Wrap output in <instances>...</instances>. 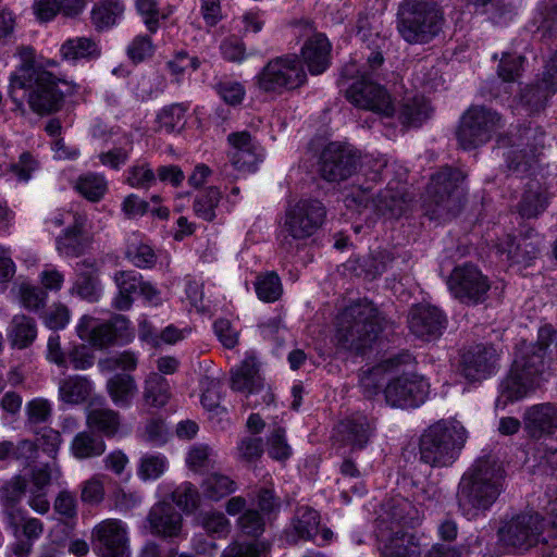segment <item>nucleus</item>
I'll return each instance as SVG.
<instances>
[{
    "label": "nucleus",
    "instance_id": "obj_1",
    "mask_svg": "<svg viewBox=\"0 0 557 557\" xmlns=\"http://www.w3.org/2000/svg\"><path fill=\"white\" fill-rule=\"evenodd\" d=\"M20 65L10 76L9 95L18 109L23 90L33 112L48 115L61 110L64 98L75 92L76 86L58 77L45 65L35 61V50L29 46L17 49Z\"/></svg>",
    "mask_w": 557,
    "mask_h": 557
},
{
    "label": "nucleus",
    "instance_id": "obj_2",
    "mask_svg": "<svg viewBox=\"0 0 557 557\" xmlns=\"http://www.w3.org/2000/svg\"><path fill=\"white\" fill-rule=\"evenodd\" d=\"M555 335L556 330L546 324L540 327L536 343L519 345L510 373L502 384L503 395L508 400H518L547 381L550 372L545 356Z\"/></svg>",
    "mask_w": 557,
    "mask_h": 557
},
{
    "label": "nucleus",
    "instance_id": "obj_3",
    "mask_svg": "<svg viewBox=\"0 0 557 557\" xmlns=\"http://www.w3.org/2000/svg\"><path fill=\"white\" fill-rule=\"evenodd\" d=\"M505 471L492 455L478 458L463 473L457 491V506L468 520L478 518L496 502L504 487Z\"/></svg>",
    "mask_w": 557,
    "mask_h": 557
},
{
    "label": "nucleus",
    "instance_id": "obj_4",
    "mask_svg": "<svg viewBox=\"0 0 557 557\" xmlns=\"http://www.w3.org/2000/svg\"><path fill=\"white\" fill-rule=\"evenodd\" d=\"M383 322L384 318L373 302H354L337 315L335 345L346 351L363 354L382 332Z\"/></svg>",
    "mask_w": 557,
    "mask_h": 557
},
{
    "label": "nucleus",
    "instance_id": "obj_5",
    "mask_svg": "<svg viewBox=\"0 0 557 557\" xmlns=\"http://www.w3.org/2000/svg\"><path fill=\"white\" fill-rule=\"evenodd\" d=\"M324 205L317 199H300L285 209L280 232V248L287 255L298 252L323 225Z\"/></svg>",
    "mask_w": 557,
    "mask_h": 557
},
{
    "label": "nucleus",
    "instance_id": "obj_6",
    "mask_svg": "<svg viewBox=\"0 0 557 557\" xmlns=\"http://www.w3.org/2000/svg\"><path fill=\"white\" fill-rule=\"evenodd\" d=\"M442 8L431 0H403L397 10V30L410 45H425L443 32Z\"/></svg>",
    "mask_w": 557,
    "mask_h": 557
},
{
    "label": "nucleus",
    "instance_id": "obj_7",
    "mask_svg": "<svg viewBox=\"0 0 557 557\" xmlns=\"http://www.w3.org/2000/svg\"><path fill=\"white\" fill-rule=\"evenodd\" d=\"M468 433L455 419H442L430 425L420 437V460L431 467L451 466L463 448Z\"/></svg>",
    "mask_w": 557,
    "mask_h": 557
},
{
    "label": "nucleus",
    "instance_id": "obj_8",
    "mask_svg": "<svg viewBox=\"0 0 557 557\" xmlns=\"http://www.w3.org/2000/svg\"><path fill=\"white\" fill-rule=\"evenodd\" d=\"M342 76L356 79L346 90V97L354 106L384 116L393 115L395 108L386 89L371 79L366 69H358L355 62L343 67Z\"/></svg>",
    "mask_w": 557,
    "mask_h": 557
},
{
    "label": "nucleus",
    "instance_id": "obj_9",
    "mask_svg": "<svg viewBox=\"0 0 557 557\" xmlns=\"http://www.w3.org/2000/svg\"><path fill=\"white\" fill-rule=\"evenodd\" d=\"M307 82V73L296 54H284L271 59L255 77L257 88L264 94L282 95Z\"/></svg>",
    "mask_w": 557,
    "mask_h": 557
},
{
    "label": "nucleus",
    "instance_id": "obj_10",
    "mask_svg": "<svg viewBox=\"0 0 557 557\" xmlns=\"http://www.w3.org/2000/svg\"><path fill=\"white\" fill-rule=\"evenodd\" d=\"M461 171L444 168L431 177L428 186V214L431 219H447L456 215L462 202Z\"/></svg>",
    "mask_w": 557,
    "mask_h": 557
},
{
    "label": "nucleus",
    "instance_id": "obj_11",
    "mask_svg": "<svg viewBox=\"0 0 557 557\" xmlns=\"http://www.w3.org/2000/svg\"><path fill=\"white\" fill-rule=\"evenodd\" d=\"M505 125L503 117L494 110L472 106L461 116L457 129L459 145L466 149H474L486 144Z\"/></svg>",
    "mask_w": 557,
    "mask_h": 557
},
{
    "label": "nucleus",
    "instance_id": "obj_12",
    "mask_svg": "<svg viewBox=\"0 0 557 557\" xmlns=\"http://www.w3.org/2000/svg\"><path fill=\"white\" fill-rule=\"evenodd\" d=\"M544 519L537 512H524L512 517L499 529V539L516 552H527L540 541Z\"/></svg>",
    "mask_w": 557,
    "mask_h": 557
},
{
    "label": "nucleus",
    "instance_id": "obj_13",
    "mask_svg": "<svg viewBox=\"0 0 557 557\" xmlns=\"http://www.w3.org/2000/svg\"><path fill=\"white\" fill-rule=\"evenodd\" d=\"M447 284L454 297L467 305L485 301L491 288L488 277L471 263L456 267Z\"/></svg>",
    "mask_w": 557,
    "mask_h": 557
},
{
    "label": "nucleus",
    "instance_id": "obj_14",
    "mask_svg": "<svg viewBox=\"0 0 557 557\" xmlns=\"http://www.w3.org/2000/svg\"><path fill=\"white\" fill-rule=\"evenodd\" d=\"M544 246V236L532 227L521 231L519 235H507L497 245V253L506 256L510 264L531 267L540 257Z\"/></svg>",
    "mask_w": 557,
    "mask_h": 557
},
{
    "label": "nucleus",
    "instance_id": "obj_15",
    "mask_svg": "<svg viewBox=\"0 0 557 557\" xmlns=\"http://www.w3.org/2000/svg\"><path fill=\"white\" fill-rule=\"evenodd\" d=\"M430 385L420 375L403 373L389 380L384 388L386 403L396 408H416L422 405L429 394Z\"/></svg>",
    "mask_w": 557,
    "mask_h": 557
},
{
    "label": "nucleus",
    "instance_id": "obj_16",
    "mask_svg": "<svg viewBox=\"0 0 557 557\" xmlns=\"http://www.w3.org/2000/svg\"><path fill=\"white\" fill-rule=\"evenodd\" d=\"M95 552L99 557H131L127 527L119 519H106L91 532Z\"/></svg>",
    "mask_w": 557,
    "mask_h": 557
},
{
    "label": "nucleus",
    "instance_id": "obj_17",
    "mask_svg": "<svg viewBox=\"0 0 557 557\" xmlns=\"http://www.w3.org/2000/svg\"><path fill=\"white\" fill-rule=\"evenodd\" d=\"M359 165V154L351 147L329 144L320 157V174L327 182H342L350 177Z\"/></svg>",
    "mask_w": 557,
    "mask_h": 557
},
{
    "label": "nucleus",
    "instance_id": "obj_18",
    "mask_svg": "<svg viewBox=\"0 0 557 557\" xmlns=\"http://www.w3.org/2000/svg\"><path fill=\"white\" fill-rule=\"evenodd\" d=\"M516 143L506 153L508 170L516 175H523L533 164L544 148V133L537 128L527 127L519 135Z\"/></svg>",
    "mask_w": 557,
    "mask_h": 557
},
{
    "label": "nucleus",
    "instance_id": "obj_19",
    "mask_svg": "<svg viewBox=\"0 0 557 557\" xmlns=\"http://www.w3.org/2000/svg\"><path fill=\"white\" fill-rule=\"evenodd\" d=\"M421 517L418 509L406 498L396 496L382 505L381 513L376 520L377 536L395 533L396 530L414 528L420 524Z\"/></svg>",
    "mask_w": 557,
    "mask_h": 557
},
{
    "label": "nucleus",
    "instance_id": "obj_20",
    "mask_svg": "<svg viewBox=\"0 0 557 557\" xmlns=\"http://www.w3.org/2000/svg\"><path fill=\"white\" fill-rule=\"evenodd\" d=\"M498 354L493 346L475 345L467 349L460 360V371L469 381H482L497 369Z\"/></svg>",
    "mask_w": 557,
    "mask_h": 557
},
{
    "label": "nucleus",
    "instance_id": "obj_21",
    "mask_svg": "<svg viewBox=\"0 0 557 557\" xmlns=\"http://www.w3.org/2000/svg\"><path fill=\"white\" fill-rule=\"evenodd\" d=\"M410 197L406 191L403 178L391 180L384 190L366 203L379 215L387 219L401 216L410 205Z\"/></svg>",
    "mask_w": 557,
    "mask_h": 557
},
{
    "label": "nucleus",
    "instance_id": "obj_22",
    "mask_svg": "<svg viewBox=\"0 0 557 557\" xmlns=\"http://www.w3.org/2000/svg\"><path fill=\"white\" fill-rule=\"evenodd\" d=\"M446 324V315L437 307L426 304L412 307L408 317L409 330L423 341L440 337Z\"/></svg>",
    "mask_w": 557,
    "mask_h": 557
},
{
    "label": "nucleus",
    "instance_id": "obj_23",
    "mask_svg": "<svg viewBox=\"0 0 557 557\" xmlns=\"http://www.w3.org/2000/svg\"><path fill=\"white\" fill-rule=\"evenodd\" d=\"M126 319L115 317L111 321L101 322L90 315H83L76 326L81 339L89 342L94 347L102 349L112 345L117 337V329L124 327Z\"/></svg>",
    "mask_w": 557,
    "mask_h": 557
},
{
    "label": "nucleus",
    "instance_id": "obj_24",
    "mask_svg": "<svg viewBox=\"0 0 557 557\" xmlns=\"http://www.w3.org/2000/svg\"><path fill=\"white\" fill-rule=\"evenodd\" d=\"M523 429L534 440L548 437L557 431V405L541 403L528 407L522 414Z\"/></svg>",
    "mask_w": 557,
    "mask_h": 557
},
{
    "label": "nucleus",
    "instance_id": "obj_25",
    "mask_svg": "<svg viewBox=\"0 0 557 557\" xmlns=\"http://www.w3.org/2000/svg\"><path fill=\"white\" fill-rule=\"evenodd\" d=\"M227 140L232 147L230 160L233 166L240 171H255L263 158L260 145L252 139L248 132L232 133L227 136Z\"/></svg>",
    "mask_w": 557,
    "mask_h": 557
},
{
    "label": "nucleus",
    "instance_id": "obj_26",
    "mask_svg": "<svg viewBox=\"0 0 557 557\" xmlns=\"http://www.w3.org/2000/svg\"><path fill=\"white\" fill-rule=\"evenodd\" d=\"M320 522L319 511L309 506H299L284 529L283 539L287 544L312 541L319 532Z\"/></svg>",
    "mask_w": 557,
    "mask_h": 557
},
{
    "label": "nucleus",
    "instance_id": "obj_27",
    "mask_svg": "<svg viewBox=\"0 0 557 557\" xmlns=\"http://www.w3.org/2000/svg\"><path fill=\"white\" fill-rule=\"evenodd\" d=\"M85 216L73 214V224L55 239V247L61 256L77 258L88 250L91 245V236L85 231Z\"/></svg>",
    "mask_w": 557,
    "mask_h": 557
},
{
    "label": "nucleus",
    "instance_id": "obj_28",
    "mask_svg": "<svg viewBox=\"0 0 557 557\" xmlns=\"http://www.w3.org/2000/svg\"><path fill=\"white\" fill-rule=\"evenodd\" d=\"M373 431V423L361 413L342 420L336 428L338 440L356 449H361L368 444Z\"/></svg>",
    "mask_w": 557,
    "mask_h": 557
},
{
    "label": "nucleus",
    "instance_id": "obj_29",
    "mask_svg": "<svg viewBox=\"0 0 557 557\" xmlns=\"http://www.w3.org/2000/svg\"><path fill=\"white\" fill-rule=\"evenodd\" d=\"M412 361L413 357L410 354L403 352L362 371L359 382L364 396L370 398L377 395L388 371L397 369L400 366L410 364Z\"/></svg>",
    "mask_w": 557,
    "mask_h": 557
},
{
    "label": "nucleus",
    "instance_id": "obj_30",
    "mask_svg": "<svg viewBox=\"0 0 557 557\" xmlns=\"http://www.w3.org/2000/svg\"><path fill=\"white\" fill-rule=\"evenodd\" d=\"M94 260H83L76 263V278L70 288V294L88 302H96L101 295L100 282Z\"/></svg>",
    "mask_w": 557,
    "mask_h": 557
},
{
    "label": "nucleus",
    "instance_id": "obj_31",
    "mask_svg": "<svg viewBox=\"0 0 557 557\" xmlns=\"http://www.w3.org/2000/svg\"><path fill=\"white\" fill-rule=\"evenodd\" d=\"M148 522L153 534L163 537L177 536L182 529V516L170 503L156 504L148 515Z\"/></svg>",
    "mask_w": 557,
    "mask_h": 557
},
{
    "label": "nucleus",
    "instance_id": "obj_32",
    "mask_svg": "<svg viewBox=\"0 0 557 557\" xmlns=\"http://www.w3.org/2000/svg\"><path fill=\"white\" fill-rule=\"evenodd\" d=\"M301 55L310 74L319 75L330 66L331 44L323 34H317L305 42Z\"/></svg>",
    "mask_w": 557,
    "mask_h": 557
},
{
    "label": "nucleus",
    "instance_id": "obj_33",
    "mask_svg": "<svg viewBox=\"0 0 557 557\" xmlns=\"http://www.w3.org/2000/svg\"><path fill=\"white\" fill-rule=\"evenodd\" d=\"M381 557H420V545L412 533L396 530L395 533L379 537Z\"/></svg>",
    "mask_w": 557,
    "mask_h": 557
},
{
    "label": "nucleus",
    "instance_id": "obj_34",
    "mask_svg": "<svg viewBox=\"0 0 557 557\" xmlns=\"http://www.w3.org/2000/svg\"><path fill=\"white\" fill-rule=\"evenodd\" d=\"M263 379L259 373V366L253 357L245 358L242 363L232 371L231 387L233 391L253 395L262 387Z\"/></svg>",
    "mask_w": 557,
    "mask_h": 557
},
{
    "label": "nucleus",
    "instance_id": "obj_35",
    "mask_svg": "<svg viewBox=\"0 0 557 557\" xmlns=\"http://www.w3.org/2000/svg\"><path fill=\"white\" fill-rule=\"evenodd\" d=\"M113 278L119 289L113 306L121 311L128 310L134 301L133 295L139 294L143 277L135 271H117Z\"/></svg>",
    "mask_w": 557,
    "mask_h": 557
},
{
    "label": "nucleus",
    "instance_id": "obj_36",
    "mask_svg": "<svg viewBox=\"0 0 557 557\" xmlns=\"http://www.w3.org/2000/svg\"><path fill=\"white\" fill-rule=\"evenodd\" d=\"M7 335L12 347L17 349L27 348L37 337L36 322L25 314H16L9 324Z\"/></svg>",
    "mask_w": 557,
    "mask_h": 557
},
{
    "label": "nucleus",
    "instance_id": "obj_37",
    "mask_svg": "<svg viewBox=\"0 0 557 557\" xmlns=\"http://www.w3.org/2000/svg\"><path fill=\"white\" fill-rule=\"evenodd\" d=\"M106 447L101 435L92 431H82L72 440L70 450L76 459L83 460L101 456Z\"/></svg>",
    "mask_w": 557,
    "mask_h": 557
},
{
    "label": "nucleus",
    "instance_id": "obj_38",
    "mask_svg": "<svg viewBox=\"0 0 557 557\" xmlns=\"http://www.w3.org/2000/svg\"><path fill=\"white\" fill-rule=\"evenodd\" d=\"M359 165L363 170L364 176L375 183L386 180L391 175H396L397 178L399 176L403 178L405 175L401 166L395 162L389 163L384 157L359 156Z\"/></svg>",
    "mask_w": 557,
    "mask_h": 557
},
{
    "label": "nucleus",
    "instance_id": "obj_39",
    "mask_svg": "<svg viewBox=\"0 0 557 557\" xmlns=\"http://www.w3.org/2000/svg\"><path fill=\"white\" fill-rule=\"evenodd\" d=\"M135 379L129 374H115L107 382L108 394L113 404L120 408H128L137 393Z\"/></svg>",
    "mask_w": 557,
    "mask_h": 557
},
{
    "label": "nucleus",
    "instance_id": "obj_40",
    "mask_svg": "<svg viewBox=\"0 0 557 557\" xmlns=\"http://www.w3.org/2000/svg\"><path fill=\"white\" fill-rule=\"evenodd\" d=\"M86 423L90 430H96L107 437H113L120 430L121 417L113 409L95 408L88 411Z\"/></svg>",
    "mask_w": 557,
    "mask_h": 557
},
{
    "label": "nucleus",
    "instance_id": "obj_41",
    "mask_svg": "<svg viewBox=\"0 0 557 557\" xmlns=\"http://www.w3.org/2000/svg\"><path fill=\"white\" fill-rule=\"evenodd\" d=\"M91 393V383L84 376L74 375L59 383V398L70 405L84 403Z\"/></svg>",
    "mask_w": 557,
    "mask_h": 557
},
{
    "label": "nucleus",
    "instance_id": "obj_42",
    "mask_svg": "<svg viewBox=\"0 0 557 557\" xmlns=\"http://www.w3.org/2000/svg\"><path fill=\"white\" fill-rule=\"evenodd\" d=\"M171 397L170 385L165 377L151 372L144 382L143 398L147 406L163 407Z\"/></svg>",
    "mask_w": 557,
    "mask_h": 557
},
{
    "label": "nucleus",
    "instance_id": "obj_43",
    "mask_svg": "<svg viewBox=\"0 0 557 557\" xmlns=\"http://www.w3.org/2000/svg\"><path fill=\"white\" fill-rule=\"evenodd\" d=\"M357 36L362 41H369V48L373 46L375 49L370 52L367 59V65L374 72L379 69L384 61L382 52L379 50L385 45V39L380 37L379 34L371 30V23L368 16H360L357 22Z\"/></svg>",
    "mask_w": 557,
    "mask_h": 557
},
{
    "label": "nucleus",
    "instance_id": "obj_44",
    "mask_svg": "<svg viewBox=\"0 0 557 557\" xmlns=\"http://www.w3.org/2000/svg\"><path fill=\"white\" fill-rule=\"evenodd\" d=\"M60 53L64 60L76 61L79 59H92L100 54V50L95 40L87 37H76L67 39L60 48Z\"/></svg>",
    "mask_w": 557,
    "mask_h": 557
},
{
    "label": "nucleus",
    "instance_id": "obj_45",
    "mask_svg": "<svg viewBox=\"0 0 557 557\" xmlns=\"http://www.w3.org/2000/svg\"><path fill=\"white\" fill-rule=\"evenodd\" d=\"M532 23L544 36H556L557 0H541L535 9Z\"/></svg>",
    "mask_w": 557,
    "mask_h": 557
},
{
    "label": "nucleus",
    "instance_id": "obj_46",
    "mask_svg": "<svg viewBox=\"0 0 557 557\" xmlns=\"http://www.w3.org/2000/svg\"><path fill=\"white\" fill-rule=\"evenodd\" d=\"M429 102L420 96L405 99L399 112V120L407 126H420L429 116Z\"/></svg>",
    "mask_w": 557,
    "mask_h": 557
},
{
    "label": "nucleus",
    "instance_id": "obj_47",
    "mask_svg": "<svg viewBox=\"0 0 557 557\" xmlns=\"http://www.w3.org/2000/svg\"><path fill=\"white\" fill-rule=\"evenodd\" d=\"M547 207V197L537 183L530 184L519 203L522 218H537Z\"/></svg>",
    "mask_w": 557,
    "mask_h": 557
},
{
    "label": "nucleus",
    "instance_id": "obj_48",
    "mask_svg": "<svg viewBox=\"0 0 557 557\" xmlns=\"http://www.w3.org/2000/svg\"><path fill=\"white\" fill-rule=\"evenodd\" d=\"M201 488L205 497L218 502L234 493L237 490V484L230 476L214 472L202 481Z\"/></svg>",
    "mask_w": 557,
    "mask_h": 557
},
{
    "label": "nucleus",
    "instance_id": "obj_49",
    "mask_svg": "<svg viewBox=\"0 0 557 557\" xmlns=\"http://www.w3.org/2000/svg\"><path fill=\"white\" fill-rule=\"evenodd\" d=\"M187 103H172L164 107L158 114L159 127L166 133L181 132L186 124Z\"/></svg>",
    "mask_w": 557,
    "mask_h": 557
},
{
    "label": "nucleus",
    "instance_id": "obj_50",
    "mask_svg": "<svg viewBox=\"0 0 557 557\" xmlns=\"http://www.w3.org/2000/svg\"><path fill=\"white\" fill-rule=\"evenodd\" d=\"M124 12V5L119 0H103L91 12V20L99 30L108 29L116 23Z\"/></svg>",
    "mask_w": 557,
    "mask_h": 557
},
{
    "label": "nucleus",
    "instance_id": "obj_51",
    "mask_svg": "<svg viewBox=\"0 0 557 557\" xmlns=\"http://www.w3.org/2000/svg\"><path fill=\"white\" fill-rule=\"evenodd\" d=\"M75 189L87 200L98 202L104 197L108 183L103 175L88 173L76 180Z\"/></svg>",
    "mask_w": 557,
    "mask_h": 557
},
{
    "label": "nucleus",
    "instance_id": "obj_52",
    "mask_svg": "<svg viewBox=\"0 0 557 557\" xmlns=\"http://www.w3.org/2000/svg\"><path fill=\"white\" fill-rule=\"evenodd\" d=\"M554 94H556V91H553L547 84H543L541 78L523 90L521 94V103L530 112H539L545 108L548 99Z\"/></svg>",
    "mask_w": 557,
    "mask_h": 557
},
{
    "label": "nucleus",
    "instance_id": "obj_53",
    "mask_svg": "<svg viewBox=\"0 0 557 557\" xmlns=\"http://www.w3.org/2000/svg\"><path fill=\"white\" fill-rule=\"evenodd\" d=\"M168 468V460L161 454H145L138 462L137 475L143 481L159 479Z\"/></svg>",
    "mask_w": 557,
    "mask_h": 557
},
{
    "label": "nucleus",
    "instance_id": "obj_54",
    "mask_svg": "<svg viewBox=\"0 0 557 557\" xmlns=\"http://www.w3.org/2000/svg\"><path fill=\"white\" fill-rule=\"evenodd\" d=\"M220 200L221 191L218 187L207 188L194 200L195 214L205 221H212L215 218V209Z\"/></svg>",
    "mask_w": 557,
    "mask_h": 557
},
{
    "label": "nucleus",
    "instance_id": "obj_55",
    "mask_svg": "<svg viewBox=\"0 0 557 557\" xmlns=\"http://www.w3.org/2000/svg\"><path fill=\"white\" fill-rule=\"evenodd\" d=\"M186 462L194 471H205L214 467L216 454L207 444H195L189 448Z\"/></svg>",
    "mask_w": 557,
    "mask_h": 557
},
{
    "label": "nucleus",
    "instance_id": "obj_56",
    "mask_svg": "<svg viewBox=\"0 0 557 557\" xmlns=\"http://www.w3.org/2000/svg\"><path fill=\"white\" fill-rule=\"evenodd\" d=\"M255 288L259 299L265 302H274L282 295L281 280L274 272L258 276Z\"/></svg>",
    "mask_w": 557,
    "mask_h": 557
},
{
    "label": "nucleus",
    "instance_id": "obj_57",
    "mask_svg": "<svg viewBox=\"0 0 557 557\" xmlns=\"http://www.w3.org/2000/svg\"><path fill=\"white\" fill-rule=\"evenodd\" d=\"M138 364V357L135 352L125 350L120 354L99 360L98 367L102 372H113L117 369L134 371Z\"/></svg>",
    "mask_w": 557,
    "mask_h": 557
},
{
    "label": "nucleus",
    "instance_id": "obj_58",
    "mask_svg": "<svg viewBox=\"0 0 557 557\" xmlns=\"http://www.w3.org/2000/svg\"><path fill=\"white\" fill-rule=\"evenodd\" d=\"M156 181V173L148 163H137L127 170L126 183L133 188L148 189Z\"/></svg>",
    "mask_w": 557,
    "mask_h": 557
},
{
    "label": "nucleus",
    "instance_id": "obj_59",
    "mask_svg": "<svg viewBox=\"0 0 557 557\" xmlns=\"http://www.w3.org/2000/svg\"><path fill=\"white\" fill-rule=\"evenodd\" d=\"M172 500L184 511L195 510L200 502L197 487L190 482H183L172 493Z\"/></svg>",
    "mask_w": 557,
    "mask_h": 557
},
{
    "label": "nucleus",
    "instance_id": "obj_60",
    "mask_svg": "<svg viewBox=\"0 0 557 557\" xmlns=\"http://www.w3.org/2000/svg\"><path fill=\"white\" fill-rule=\"evenodd\" d=\"M126 258L137 268L147 269L151 268L156 261L157 256L154 250L145 243H132L126 249Z\"/></svg>",
    "mask_w": 557,
    "mask_h": 557
},
{
    "label": "nucleus",
    "instance_id": "obj_61",
    "mask_svg": "<svg viewBox=\"0 0 557 557\" xmlns=\"http://www.w3.org/2000/svg\"><path fill=\"white\" fill-rule=\"evenodd\" d=\"M237 528L248 536L258 537L264 531V519L256 509H246L237 519Z\"/></svg>",
    "mask_w": 557,
    "mask_h": 557
},
{
    "label": "nucleus",
    "instance_id": "obj_62",
    "mask_svg": "<svg viewBox=\"0 0 557 557\" xmlns=\"http://www.w3.org/2000/svg\"><path fill=\"white\" fill-rule=\"evenodd\" d=\"M27 481L22 475H15L3 484L0 490L2 505H17L26 492Z\"/></svg>",
    "mask_w": 557,
    "mask_h": 557
},
{
    "label": "nucleus",
    "instance_id": "obj_63",
    "mask_svg": "<svg viewBox=\"0 0 557 557\" xmlns=\"http://www.w3.org/2000/svg\"><path fill=\"white\" fill-rule=\"evenodd\" d=\"M25 411L29 425L46 423L52 416L51 404L45 398L32 399L26 404Z\"/></svg>",
    "mask_w": 557,
    "mask_h": 557
},
{
    "label": "nucleus",
    "instance_id": "obj_64",
    "mask_svg": "<svg viewBox=\"0 0 557 557\" xmlns=\"http://www.w3.org/2000/svg\"><path fill=\"white\" fill-rule=\"evenodd\" d=\"M267 545L264 543H238L227 546L221 557H265Z\"/></svg>",
    "mask_w": 557,
    "mask_h": 557
}]
</instances>
